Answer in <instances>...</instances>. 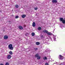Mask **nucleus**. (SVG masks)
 <instances>
[{
  "label": "nucleus",
  "mask_w": 65,
  "mask_h": 65,
  "mask_svg": "<svg viewBox=\"0 0 65 65\" xmlns=\"http://www.w3.org/2000/svg\"><path fill=\"white\" fill-rule=\"evenodd\" d=\"M24 27H26V25H24Z\"/></svg>",
  "instance_id": "obj_25"
},
{
  "label": "nucleus",
  "mask_w": 65,
  "mask_h": 65,
  "mask_svg": "<svg viewBox=\"0 0 65 65\" xmlns=\"http://www.w3.org/2000/svg\"><path fill=\"white\" fill-rule=\"evenodd\" d=\"M43 59L44 60H46L47 59V58L46 57H44L43 58Z\"/></svg>",
  "instance_id": "obj_14"
},
{
  "label": "nucleus",
  "mask_w": 65,
  "mask_h": 65,
  "mask_svg": "<svg viewBox=\"0 0 65 65\" xmlns=\"http://www.w3.org/2000/svg\"><path fill=\"white\" fill-rule=\"evenodd\" d=\"M56 39H55V40H56Z\"/></svg>",
  "instance_id": "obj_26"
},
{
  "label": "nucleus",
  "mask_w": 65,
  "mask_h": 65,
  "mask_svg": "<svg viewBox=\"0 0 65 65\" xmlns=\"http://www.w3.org/2000/svg\"><path fill=\"white\" fill-rule=\"evenodd\" d=\"M43 32L47 33V31L46 30H44L43 31Z\"/></svg>",
  "instance_id": "obj_10"
},
{
  "label": "nucleus",
  "mask_w": 65,
  "mask_h": 65,
  "mask_svg": "<svg viewBox=\"0 0 65 65\" xmlns=\"http://www.w3.org/2000/svg\"><path fill=\"white\" fill-rule=\"evenodd\" d=\"M38 30H41V28L40 27H39L38 28Z\"/></svg>",
  "instance_id": "obj_12"
},
{
  "label": "nucleus",
  "mask_w": 65,
  "mask_h": 65,
  "mask_svg": "<svg viewBox=\"0 0 65 65\" xmlns=\"http://www.w3.org/2000/svg\"><path fill=\"white\" fill-rule=\"evenodd\" d=\"M5 65H9V63L8 62H7L6 63Z\"/></svg>",
  "instance_id": "obj_21"
},
{
  "label": "nucleus",
  "mask_w": 65,
  "mask_h": 65,
  "mask_svg": "<svg viewBox=\"0 0 65 65\" xmlns=\"http://www.w3.org/2000/svg\"><path fill=\"white\" fill-rule=\"evenodd\" d=\"M52 3H57V0H52Z\"/></svg>",
  "instance_id": "obj_3"
},
{
  "label": "nucleus",
  "mask_w": 65,
  "mask_h": 65,
  "mask_svg": "<svg viewBox=\"0 0 65 65\" xmlns=\"http://www.w3.org/2000/svg\"><path fill=\"white\" fill-rule=\"evenodd\" d=\"M41 37H42V38H43V35L41 36Z\"/></svg>",
  "instance_id": "obj_24"
},
{
  "label": "nucleus",
  "mask_w": 65,
  "mask_h": 65,
  "mask_svg": "<svg viewBox=\"0 0 65 65\" xmlns=\"http://www.w3.org/2000/svg\"><path fill=\"white\" fill-rule=\"evenodd\" d=\"M9 53L10 54V55H12V53L11 51H10L9 52Z\"/></svg>",
  "instance_id": "obj_18"
},
{
  "label": "nucleus",
  "mask_w": 65,
  "mask_h": 65,
  "mask_svg": "<svg viewBox=\"0 0 65 65\" xmlns=\"http://www.w3.org/2000/svg\"><path fill=\"white\" fill-rule=\"evenodd\" d=\"M15 7L16 8H18L19 7V6L17 5H15Z\"/></svg>",
  "instance_id": "obj_19"
},
{
  "label": "nucleus",
  "mask_w": 65,
  "mask_h": 65,
  "mask_svg": "<svg viewBox=\"0 0 65 65\" xmlns=\"http://www.w3.org/2000/svg\"><path fill=\"white\" fill-rule=\"evenodd\" d=\"M45 65H48V63H45Z\"/></svg>",
  "instance_id": "obj_23"
},
{
  "label": "nucleus",
  "mask_w": 65,
  "mask_h": 65,
  "mask_svg": "<svg viewBox=\"0 0 65 65\" xmlns=\"http://www.w3.org/2000/svg\"><path fill=\"white\" fill-rule=\"evenodd\" d=\"M7 58V59H10L11 58V56L9 55H8Z\"/></svg>",
  "instance_id": "obj_5"
},
{
  "label": "nucleus",
  "mask_w": 65,
  "mask_h": 65,
  "mask_svg": "<svg viewBox=\"0 0 65 65\" xmlns=\"http://www.w3.org/2000/svg\"><path fill=\"white\" fill-rule=\"evenodd\" d=\"M18 18H19V16H17L15 17V18H16V19H18Z\"/></svg>",
  "instance_id": "obj_22"
},
{
  "label": "nucleus",
  "mask_w": 65,
  "mask_h": 65,
  "mask_svg": "<svg viewBox=\"0 0 65 65\" xmlns=\"http://www.w3.org/2000/svg\"><path fill=\"white\" fill-rule=\"evenodd\" d=\"M38 8H36V7H35L34 8V9L35 10H37Z\"/></svg>",
  "instance_id": "obj_20"
},
{
  "label": "nucleus",
  "mask_w": 65,
  "mask_h": 65,
  "mask_svg": "<svg viewBox=\"0 0 65 65\" xmlns=\"http://www.w3.org/2000/svg\"><path fill=\"white\" fill-rule=\"evenodd\" d=\"M47 33V34H48V35H51V33H50V32H48V31H47V33Z\"/></svg>",
  "instance_id": "obj_15"
},
{
  "label": "nucleus",
  "mask_w": 65,
  "mask_h": 65,
  "mask_svg": "<svg viewBox=\"0 0 65 65\" xmlns=\"http://www.w3.org/2000/svg\"><path fill=\"white\" fill-rule=\"evenodd\" d=\"M36 25L35 24V23L34 22H33L32 23V26L33 27H35Z\"/></svg>",
  "instance_id": "obj_8"
},
{
  "label": "nucleus",
  "mask_w": 65,
  "mask_h": 65,
  "mask_svg": "<svg viewBox=\"0 0 65 65\" xmlns=\"http://www.w3.org/2000/svg\"><path fill=\"white\" fill-rule=\"evenodd\" d=\"M19 29L20 30H23V28L22 26H19Z\"/></svg>",
  "instance_id": "obj_4"
},
{
  "label": "nucleus",
  "mask_w": 65,
  "mask_h": 65,
  "mask_svg": "<svg viewBox=\"0 0 65 65\" xmlns=\"http://www.w3.org/2000/svg\"><path fill=\"white\" fill-rule=\"evenodd\" d=\"M38 54H37L35 55V57H37V59L38 60H40V59L41 58V56H39Z\"/></svg>",
  "instance_id": "obj_2"
},
{
  "label": "nucleus",
  "mask_w": 65,
  "mask_h": 65,
  "mask_svg": "<svg viewBox=\"0 0 65 65\" xmlns=\"http://www.w3.org/2000/svg\"><path fill=\"white\" fill-rule=\"evenodd\" d=\"M8 38V36H5L4 37V39H7Z\"/></svg>",
  "instance_id": "obj_6"
},
{
  "label": "nucleus",
  "mask_w": 65,
  "mask_h": 65,
  "mask_svg": "<svg viewBox=\"0 0 65 65\" xmlns=\"http://www.w3.org/2000/svg\"><path fill=\"white\" fill-rule=\"evenodd\" d=\"M62 23L63 24H65V20H63L62 21Z\"/></svg>",
  "instance_id": "obj_13"
},
{
  "label": "nucleus",
  "mask_w": 65,
  "mask_h": 65,
  "mask_svg": "<svg viewBox=\"0 0 65 65\" xmlns=\"http://www.w3.org/2000/svg\"><path fill=\"white\" fill-rule=\"evenodd\" d=\"M36 45H39L40 44V43L39 42H36Z\"/></svg>",
  "instance_id": "obj_9"
},
{
  "label": "nucleus",
  "mask_w": 65,
  "mask_h": 65,
  "mask_svg": "<svg viewBox=\"0 0 65 65\" xmlns=\"http://www.w3.org/2000/svg\"><path fill=\"white\" fill-rule=\"evenodd\" d=\"M63 20H64V19H63V18H60V21H61V22H62V21Z\"/></svg>",
  "instance_id": "obj_11"
},
{
  "label": "nucleus",
  "mask_w": 65,
  "mask_h": 65,
  "mask_svg": "<svg viewBox=\"0 0 65 65\" xmlns=\"http://www.w3.org/2000/svg\"><path fill=\"white\" fill-rule=\"evenodd\" d=\"M34 35H35V34L34 33H32L31 34L32 36H34Z\"/></svg>",
  "instance_id": "obj_16"
},
{
  "label": "nucleus",
  "mask_w": 65,
  "mask_h": 65,
  "mask_svg": "<svg viewBox=\"0 0 65 65\" xmlns=\"http://www.w3.org/2000/svg\"><path fill=\"white\" fill-rule=\"evenodd\" d=\"M25 17H26V15L25 14L23 15L22 16V18H25Z\"/></svg>",
  "instance_id": "obj_7"
},
{
  "label": "nucleus",
  "mask_w": 65,
  "mask_h": 65,
  "mask_svg": "<svg viewBox=\"0 0 65 65\" xmlns=\"http://www.w3.org/2000/svg\"><path fill=\"white\" fill-rule=\"evenodd\" d=\"M59 56L61 58H62V57H63V56H62L61 55H59ZM61 58H60V59H61V60H62L63 59L62 58V59H61Z\"/></svg>",
  "instance_id": "obj_17"
},
{
  "label": "nucleus",
  "mask_w": 65,
  "mask_h": 65,
  "mask_svg": "<svg viewBox=\"0 0 65 65\" xmlns=\"http://www.w3.org/2000/svg\"><path fill=\"white\" fill-rule=\"evenodd\" d=\"M8 47L10 50H13V47H12V44H10L8 46Z\"/></svg>",
  "instance_id": "obj_1"
}]
</instances>
